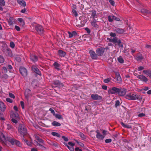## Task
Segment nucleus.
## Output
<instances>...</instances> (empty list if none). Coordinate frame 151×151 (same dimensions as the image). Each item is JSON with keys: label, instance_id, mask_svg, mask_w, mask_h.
I'll return each mask as SVG.
<instances>
[{"label": "nucleus", "instance_id": "f257e3e1", "mask_svg": "<svg viewBox=\"0 0 151 151\" xmlns=\"http://www.w3.org/2000/svg\"><path fill=\"white\" fill-rule=\"evenodd\" d=\"M125 98L131 100H134L137 99L140 101H141L142 99V97L141 96L132 93L127 94L125 96Z\"/></svg>", "mask_w": 151, "mask_h": 151}, {"label": "nucleus", "instance_id": "f03ea898", "mask_svg": "<svg viewBox=\"0 0 151 151\" xmlns=\"http://www.w3.org/2000/svg\"><path fill=\"white\" fill-rule=\"evenodd\" d=\"M7 141L9 142L12 145H15L18 147H20L21 146V144L19 141L11 137L7 138Z\"/></svg>", "mask_w": 151, "mask_h": 151}, {"label": "nucleus", "instance_id": "7ed1b4c3", "mask_svg": "<svg viewBox=\"0 0 151 151\" xmlns=\"http://www.w3.org/2000/svg\"><path fill=\"white\" fill-rule=\"evenodd\" d=\"M18 130L20 134L21 135H24L27 133V129L25 125L23 124H19Z\"/></svg>", "mask_w": 151, "mask_h": 151}, {"label": "nucleus", "instance_id": "20e7f679", "mask_svg": "<svg viewBox=\"0 0 151 151\" xmlns=\"http://www.w3.org/2000/svg\"><path fill=\"white\" fill-rule=\"evenodd\" d=\"M35 29L38 33L40 35L43 34L44 32L43 27L40 25L37 24L36 25L35 27Z\"/></svg>", "mask_w": 151, "mask_h": 151}, {"label": "nucleus", "instance_id": "39448f33", "mask_svg": "<svg viewBox=\"0 0 151 151\" xmlns=\"http://www.w3.org/2000/svg\"><path fill=\"white\" fill-rule=\"evenodd\" d=\"M119 91V88L114 87L112 88H109L108 91V92L109 94H115L116 93H118Z\"/></svg>", "mask_w": 151, "mask_h": 151}, {"label": "nucleus", "instance_id": "423d86ee", "mask_svg": "<svg viewBox=\"0 0 151 151\" xmlns=\"http://www.w3.org/2000/svg\"><path fill=\"white\" fill-rule=\"evenodd\" d=\"M105 51V48L104 47H100L96 49V52L97 55L99 56L102 55Z\"/></svg>", "mask_w": 151, "mask_h": 151}, {"label": "nucleus", "instance_id": "0eeeda50", "mask_svg": "<svg viewBox=\"0 0 151 151\" xmlns=\"http://www.w3.org/2000/svg\"><path fill=\"white\" fill-rule=\"evenodd\" d=\"M91 98L94 100H101L102 99V97L99 95L97 94H93L91 95Z\"/></svg>", "mask_w": 151, "mask_h": 151}, {"label": "nucleus", "instance_id": "6e6552de", "mask_svg": "<svg viewBox=\"0 0 151 151\" xmlns=\"http://www.w3.org/2000/svg\"><path fill=\"white\" fill-rule=\"evenodd\" d=\"M19 71L21 74L24 76L27 75V69L24 67H21L19 69Z\"/></svg>", "mask_w": 151, "mask_h": 151}, {"label": "nucleus", "instance_id": "1a4fd4ad", "mask_svg": "<svg viewBox=\"0 0 151 151\" xmlns=\"http://www.w3.org/2000/svg\"><path fill=\"white\" fill-rule=\"evenodd\" d=\"M127 92V90L123 88H119V91L118 92V95L121 96H123L125 95Z\"/></svg>", "mask_w": 151, "mask_h": 151}, {"label": "nucleus", "instance_id": "9d476101", "mask_svg": "<svg viewBox=\"0 0 151 151\" xmlns=\"http://www.w3.org/2000/svg\"><path fill=\"white\" fill-rule=\"evenodd\" d=\"M96 136L98 139L100 141L103 140L105 137V136L101 134L98 130H96Z\"/></svg>", "mask_w": 151, "mask_h": 151}, {"label": "nucleus", "instance_id": "9b49d317", "mask_svg": "<svg viewBox=\"0 0 151 151\" xmlns=\"http://www.w3.org/2000/svg\"><path fill=\"white\" fill-rule=\"evenodd\" d=\"M89 53L92 59H97L98 55L93 50H89Z\"/></svg>", "mask_w": 151, "mask_h": 151}, {"label": "nucleus", "instance_id": "f8f14e48", "mask_svg": "<svg viewBox=\"0 0 151 151\" xmlns=\"http://www.w3.org/2000/svg\"><path fill=\"white\" fill-rule=\"evenodd\" d=\"M137 78L139 79L140 81L144 82L145 83L147 82L148 80L147 78L143 75H140L138 76Z\"/></svg>", "mask_w": 151, "mask_h": 151}, {"label": "nucleus", "instance_id": "ddd939ff", "mask_svg": "<svg viewBox=\"0 0 151 151\" xmlns=\"http://www.w3.org/2000/svg\"><path fill=\"white\" fill-rule=\"evenodd\" d=\"M24 95L25 97L27 99H28L32 95L31 91L29 89H26L25 90Z\"/></svg>", "mask_w": 151, "mask_h": 151}, {"label": "nucleus", "instance_id": "4468645a", "mask_svg": "<svg viewBox=\"0 0 151 151\" xmlns=\"http://www.w3.org/2000/svg\"><path fill=\"white\" fill-rule=\"evenodd\" d=\"M115 74L116 77L117 82L119 83H121L122 82V79L119 73L118 72H116L115 73Z\"/></svg>", "mask_w": 151, "mask_h": 151}, {"label": "nucleus", "instance_id": "2eb2a0df", "mask_svg": "<svg viewBox=\"0 0 151 151\" xmlns=\"http://www.w3.org/2000/svg\"><path fill=\"white\" fill-rule=\"evenodd\" d=\"M32 70L36 73L37 74L40 75H41V72L36 66H32Z\"/></svg>", "mask_w": 151, "mask_h": 151}, {"label": "nucleus", "instance_id": "dca6fc26", "mask_svg": "<svg viewBox=\"0 0 151 151\" xmlns=\"http://www.w3.org/2000/svg\"><path fill=\"white\" fill-rule=\"evenodd\" d=\"M7 139H6L3 134L0 132V141L2 143H5Z\"/></svg>", "mask_w": 151, "mask_h": 151}, {"label": "nucleus", "instance_id": "f3484780", "mask_svg": "<svg viewBox=\"0 0 151 151\" xmlns=\"http://www.w3.org/2000/svg\"><path fill=\"white\" fill-rule=\"evenodd\" d=\"M6 109V106L4 103L0 101V109L2 112H4Z\"/></svg>", "mask_w": 151, "mask_h": 151}, {"label": "nucleus", "instance_id": "a211bd4d", "mask_svg": "<svg viewBox=\"0 0 151 151\" xmlns=\"http://www.w3.org/2000/svg\"><path fill=\"white\" fill-rule=\"evenodd\" d=\"M143 72L144 74L147 76L151 78V70H150L148 69L143 70Z\"/></svg>", "mask_w": 151, "mask_h": 151}, {"label": "nucleus", "instance_id": "6ab92c4d", "mask_svg": "<svg viewBox=\"0 0 151 151\" xmlns=\"http://www.w3.org/2000/svg\"><path fill=\"white\" fill-rule=\"evenodd\" d=\"M115 31L117 33L121 34L124 33L125 31L124 29L117 28L115 29Z\"/></svg>", "mask_w": 151, "mask_h": 151}, {"label": "nucleus", "instance_id": "aec40b11", "mask_svg": "<svg viewBox=\"0 0 151 151\" xmlns=\"http://www.w3.org/2000/svg\"><path fill=\"white\" fill-rule=\"evenodd\" d=\"M17 2L20 5L23 6H26V3L25 1L23 0H17Z\"/></svg>", "mask_w": 151, "mask_h": 151}, {"label": "nucleus", "instance_id": "412c9836", "mask_svg": "<svg viewBox=\"0 0 151 151\" xmlns=\"http://www.w3.org/2000/svg\"><path fill=\"white\" fill-rule=\"evenodd\" d=\"M53 66L55 68L58 70H59L60 69V65L57 62H55L53 64Z\"/></svg>", "mask_w": 151, "mask_h": 151}, {"label": "nucleus", "instance_id": "4be33fe9", "mask_svg": "<svg viewBox=\"0 0 151 151\" xmlns=\"http://www.w3.org/2000/svg\"><path fill=\"white\" fill-rule=\"evenodd\" d=\"M68 33L69 34V37L70 38L72 37L73 36L77 35L76 32L75 31H73L72 32H68Z\"/></svg>", "mask_w": 151, "mask_h": 151}, {"label": "nucleus", "instance_id": "5701e85b", "mask_svg": "<svg viewBox=\"0 0 151 151\" xmlns=\"http://www.w3.org/2000/svg\"><path fill=\"white\" fill-rule=\"evenodd\" d=\"M30 59L33 62H36L38 60L37 57L36 56L34 55L31 56Z\"/></svg>", "mask_w": 151, "mask_h": 151}, {"label": "nucleus", "instance_id": "b1692460", "mask_svg": "<svg viewBox=\"0 0 151 151\" xmlns=\"http://www.w3.org/2000/svg\"><path fill=\"white\" fill-rule=\"evenodd\" d=\"M58 53L59 55L61 57H64L66 55V53L65 52L60 50L58 51Z\"/></svg>", "mask_w": 151, "mask_h": 151}, {"label": "nucleus", "instance_id": "393cba45", "mask_svg": "<svg viewBox=\"0 0 151 151\" xmlns=\"http://www.w3.org/2000/svg\"><path fill=\"white\" fill-rule=\"evenodd\" d=\"M96 20L94 19V20L91 22V24L94 27H98V26L96 24Z\"/></svg>", "mask_w": 151, "mask_h": 151}, {"label": "nucleus", "instance_id": "a878e982", "mask_svg": "<svg viewBox=\"0 0 151 151\" xmlns=\"http://www.w3.org/2000/svg\"><path fill=\"white\" fill-rule=\"evenodd\" d=\"M6 125L7 127V129L8 130H12L13 129V127L12 126L11 124H10V123H6Z\"/></svg>", "mask_w": 151, "mask_h": 151}, {"label": "nucleus", "instance_id": "bb28decb", "mask_svg": "<svg viewBox=\"0 0 151 151\" xmlns=\"http://www.w3.org/2000/svg\"><path fill=\"white\" fill-rule=\"evenodd\" d=\"M121 124L122 126L124 128H127L130 129L132 128V127L130 125H127L125 124L123 122H121Z\"/></svg>", "mask_w": 151, "mask_h": 151}, {"label": "nucleus", "instance_id": "cd10ccee", "mask_svg": "<svg viewBox=\"0 0 151 151\" xmlns=\"http://www.w3.org/2000/svg\"><path fill=\"white\" fill-rule=\"evenodd\" d=\"M52 124L53 126H60L61 125L60 124L56 121H54L52 123Z\"/></svg>", "mask_w": 151, "mask_h": 151}, {"label": "nucleus", "instance_id": "c85d7f7f", "mask_svg": "<svg viewBox=\"0 0 151 151\" xmlns=\"http://www.w3.org/2000/svg\"><path fill=\"white\" fill-rule=\"evenodd\" d=\"M117 60L119 63H122L124 62V60L121 56H119Z\"/></svg>", "mask_w": 151, "mask_h": 151}, {"label": "nucleus", "instance_id": "c756f323", "mask_svg": "<svg viewBox=\"0 0 151 151\" xmlns=\"http://www.w3.org/2000/svg\"><path fill=\"white\" fill-rule=\"evenodd\" d=\"M51 134L54 136L57 137H60V135L58 133L55 132H53L51 133Z\"/></svg>", "mask_w": 151, "mask_h": 151}, {"label": "nucleus", "instance_id": "7c9ffc66", "mask_svg": "<svg viewBox=\"0 0 151 151\" xmlns=\"http://www.w3.org/2000/svg\"><path fill=\"white\" fill-rule=\"evenodd\" d=\"M18 20L20 23V24L22 26H23L24 24V22L23 19L22 18H19L18 19Z\"/></svg>", "mask_w": 151, "mask_h": 151}, {"label": "nucleus", "instance_id": "2f4dec72", "mask_svg": "<svg viewBox=\"0 0 151 151\" xmlns=\"http://www.w3.org/2000/svg\"><path fill=\"white\" fill-rule=\"evenodd\" d=\"M112 79L111 78H109L104 80V82L106 83H107L111 81Z\"/></svg>", "mask_w": 151, "mask_h": 151}, {"label": "nucleus", "instance_id": "473e14b6", "mask_svg": "<svg viewBox=\"0 0 151 151\" xmlns=\"http://www.w3.org/2000/svg\"><path fill=\"white\" fill-rule=\"evenodd\" d=\"M118 44V45L120 47H121L122 48H123V45L122 44L121 41L120 40H119L118 42H117Z\"/></svg>", "mask_w": 151, "mask_h": 151}, {"label": "nucleus", "instance_id": "72a5a7b5", "mask_svg": "<svg viewBox=\"0 0 151 151\" xmlns=\"http://www.w3.org/2000/svg\"><path fill=\"white\" fill-rule=\"evenodd\" d=\"M54 84L56 86H59L60 84V82L59 81H55L54 82Z\"/></svg>", "mask_w": 151, "mask_h": 151}, {"label": "nucleus", "instance_id": "f704fd0d", "mask_svg": "<svg viewBox=\"0 0 151 151\" xmlns=\"http://www.w3.org/2000/svg\"><path fill=\"white\" fill-rule=\"evenodd\" d=\"M72 12L73 13L75 17H77L78 16V14L76 10L75 9H73Z\"/></svg>", "mask_w": 151, "mask_h": 151}, {"label": "nucleus", "instance_id": "c9c22d12", "mask_svg": "<svg viewBox=\"0 0 151 151\" xmlns=\"http://www.w3.org/2000/svg\"><path fill=\"white\" fill-rule=\"evenodd\" d=\"M113 16H109L108 17V19L109 21L110 22H112L114 20V19L113 18Z\"/></svg>", "mask_w": 151, "mask_h": 151}, {"label": "nucleus", "instance_id": "e433bc0d", "mask_svg": "<svg viewBox=\"0 0 151 151\" xmlns=\"http://www.w3.org/2000/svg\"><path fill=\"white\" fill-rule=\"evenodd\" d=\"M5 5V2L4 0H0V5H1L2 6H4Z\"/></svg>", "mask_w": 151, "mask_h": 151}, {"label": "nucleus", "instance_id": "4c0bfd02", "mask_svg": "<svg viewBox=\"0 0 151 151\" xmlns=\"http://www.w3.org/2000/svg\"><path fill=\"white\" fill-rule=\"evenodd\" d=\"M118 40V38L116 37H115L112 39V42L113 43H117Z\"/></svg>", "mask_w": 151, "mask_h": 151}, {"label": "nucleus", "instance_id": "58836bf2", "mask_svg": "<svg viewBox=\"0 0 151 151\" xmlns=\"http://www.w3.org/2000/svg\"><path fill=\"white\" fill-rule=\"evenodd\" d=\"M143 58L142 56L141 55L138 56L137 57L136 59L138 61H140Z\"/></svg>", "mask_w": 151, "mask_h": 151}, {"label": "nucleus", "instance_id": "ea45409f", "mask_svg": "<svg viewBox=\"0 0 151 151\" xmlns=\"http://www.w3.org/2000/svg\"><path fill=\"white\" fill-rule=\"evenodd\" d=\"M55 116L56 118L58 119H62V117L60 115L58 114H55Z\"/></svg>", "mask_w": 151, "mask_h": 151}, {"label": "nucleus", "instance_id": "a19ab883", "mask_svg": "<svg viewBox=\"0 0 151 151\" xmlns=\"http://www.w3.org/2000/svg\"><path fill=\"white\" fill-rule=\"evenodd\" d=\"M142 12L144 13H145L146 14H149L150 13V12H149L148 10H147L145 9H142Z\"/></svg>", "mask_w": 151, "mask_h": 151}, {"label": "nucleus", "instance_id": "79ce46f5", "mask_svg": "<svg viewBox=\"0 0 151 151\" xmlns=\"http://www.w3.org/2000/svg\"><path fill=\"white\" fill-rule=\"evenodd\" d=\"M79 136L83 139H85L86 137L85 135L82 133L80 132L79 133Z\"/></svg>", "mask_w": 151, "mask_h": 151}, {"label": "nucleus", "instance_id": "37998d69", "mask_svg": "<svg viewBox=\"0 0 151 151\" xmlns=\"http://www.w3.org/2000/svg\"><path fill=\"white\" fill-rule=\"evenodd\" d=\"M19 119H16L12 118V121L15 124L17 123L18 122L17 120Z\"/></svg>", "mask_w": 151, "mask_h": 151}, {"label": "nucleus", "instance_id": "c03bdc74", "mask_svg": "<svg viewBox=\"0 0 151 151\" xmlns=\"http://www.w3.org/2000/svg\"><path fill=\"white\" fill-rule=\"evenodd\" d=\"M67 147H68V148L71 151H74V149L73 147H70L68 145H66Z\"/></svg>", "mask_w": 151, "mask_h": 151}, {"label": "nucleus", "instance_id": "a18cd8bd", "mask_svg": "<svg viewBox=\"0 0 151 151\" xmlns=\"http://www.w3.org/2000/svg\"><path fill=\"white\" fill-rule=\"evenodd\" d=\"M120 105V101L119 100H117L115 104V106L116 107H117L118 106H119Z\"/></svg>", "mask_w": 151, "mask_h": 151}, {"label": "nucleus", "instance_id": "49530a36", "mask_svg": "<svg viewBox=\"0 0 151 151\" xmlns=\"http://www.w3.org/2000/svg\"><path fill=\"white\" fill-rule=\"evenodd\" d=\"M10 45V47L12 48H14L15 46V44L13 42H11Z\"/></svg>", "mask_w": 151, "mask_h": 151}, {"label": "nucleus", "instance_id": "de8ad7c7", "mask_svg": "<svg viewBox=\"0 0 151 151\" xmlns=\"http://www.w3.org/2000/svg\"><path fill=\"white\" fill-rule=\"evenodd\" d=\"M6 52L7 54L8 55L10 56L12 55V53L11 51L9 50H7Z\"/></svg>", "mask_w": 151, "mask_h": 151}, {"label": "nucleus", "instance_id": "09e8293b", "mask_svg": "<svg viewBox=\"0 0 151 151\" xmlns=\"http://www.w3.org/2000/svg\"><path fill=\"white\" fill-rule=\"evenodd\" d=\"M6 101L9 103H12L13 102V101L12 100L10 99V98H7L6 99Z\"/></svg>", "mask_w": 151, "mask_h": 151}, {"label": "nucleus", "instance_id": "8fccbe9b", "mask_svg": "<svg viewBox=\"0 0 151 151\" xmlns=\"http://www.w3.org/2000/svg\"><path fill=\"white\" fill-rule=\"evenodd\" d=\"M145 114L143 113H141L139 114L138 115V116L139 117H142L145 116Z\"/></svg>", "mask_w": 151, "mask_h": 151}, {"label": "nucleus", "instance_id": "3c124183", "mask_svg": "<svg viewBox=\"0 0 151 151\" xmlns=\"http://www.w3.org/2000/svg\"><path fill=\"white\" fill-rule=\"evenodd\" d=\"M4 59L1 56H0V63H2L4 62Z\"/></svg>", "mask_w": 151, "mask_h": 151}, {"label": "nucleus", "instance_id": "603ef678", "mask_svg": "<svg viewBox=\"0 0 151 151\" xmlns=\"http://www.w3.org/2000/svg\"><path fill=\"white\" fill-rule=\"evenodd\" d=\"M109 2L110 4L113 6L114 5V2L113 0H109Z\"/></svg>", "mask_w": 151, "mask_h": 151}, {"label": "nucleus", "instance_id": "864d4df0", "mask_svg": "<svg viewBox=\"0 0 151 151\" xmlns=\"http://www.w3.org/2000/svg\"><path fill=\"white\" fill-rule=\"evenodd\" d=\"M110 36L112 37H115L116 36V34L115 33H114L113 32H111L110 34Z\"/></svg>", "mask_w": 151, "mask_h": 151}, {"label": "nucleus", "instance_id": "5fc2aeb1", "mask_svg": "<svg viewBox=\"0 0 151 151\" xmlns=\"http://www.w3.org/2000/svg\"><path fill=\"white\" fill-rule=\"evenodd\" d=\"M112 141V140L111 139H106L105 141V142L106 143H110Z\"/></svg>", "mask_w": 151, "mask_h": 151}, {"label": "nucleus", "instance_id": "6e6d98bb", "mask_svg": "<svg viewBox=\"0 0 151 151\" xmlns=\"http://www.w3.org/2000/svg\"><path fill=\"white\" fill-rule=\"evenodd\" d=\"M15 28L17 31H20V29L19 27L16 25L15 26Z\"/></svg>", "mask_w": 151, "mask_h": 151}, {"label": "nucleus", "instance_id": "4d7b16f0", "mask_svg": "<svg viewBox=\"0 0 151 151\" xmlns=\"http://www.w3.org/2000/svg\"><path fill=\"white\" fill-rule=\"evenodd\" d=\"M9 96L10 97L13 98V99H14L15 98V96L13 94L11 93H9Z\"/></svg>", "mask_w": 151, "mask_h": 151}, {"label": "nucleus", "instance_id": "13d9d810", "mask_svg": "<svg viewBox=\"0 0 151 151\" xmlns=\"http://www.w3.org/2000/svg\"><path fill=\"white\" fill-rule=\"evenodd\" d=\"M25 142L27 145L29 146H31L32 145L31 143L29 142L27 140H25Z\"/></svg>", "mask_w": 151, "mask_h": 151}, {"label": "nucleus", "instance_id": "bf43d9fd", "mask_svg": "<svg viewBox=\"0 0 151 151\" xmlns=\"http://www.w3.org/2000/svg\"><path fill=\"white\" fill-rule=\"evenodd\" d=\"M20 104L22 107V108L23 109H24V103L23 101H20Z\"/></svg>", "mask_w": 151, "mask_h": 151}, {"label": "nucleus", "instance_id": "052dcab7", "mask_svg": "<svg viewBox=\"0 0 151 151\" xmlns=\"http://www.w3.org/2000/svg\"><path fill=\"white\" fill-rule=\"evenodd\" d=\"M49 110L50 111H51L52 113L54 115L55 114V112L53 109H52L51 108H50Z\"/></svg>", "mask_w": 151, "mask_h": 151}, {"label": "nucleus", "instance_id": "680f3d73", "mask_svg": "<svg viewBox=\"0 0 151 151\" xmlns=\"http://www.w3.org/2000/svg\"><path fill=\"white\" fill-rule=\"evenodd\" d=\"M113 17L114 20H115L117 21H119L120 20V19L119 18L116 17L114 16H113Z\"/></svg>", "mask_w": 151, "mask_h": 151}, {"label": "nucleus", "instance_id": "e2e57ef3", "mask_svg": "<svg viewBox=\"0 0 151 151\" xmlns=\"http://www.w3.org/2000/svg\"><path fill=\"white\" fill-rule=\"evenodd\" d=\"M62 138L65 141L67 142L68 140V138L64 136H63L62 137Z\"/></svg>", "mask_w": 151, "mask_h": 151}, {"label": "nucleus", "instance_id": "0e129e2a", "mask_svg": "<svg viewBox=\"0 0 151 151\" xmlns=\"http://www.w3.org/2000/svg\"><path fill=\"white\" fill-rule=\"evenodd\" d=\"M14 115L15 119H19V117L18 114L17 113H16Z\"/></svg>", "mask_w": 151, "mask_h": 151}, {"label": "nucleus", "instance_id": "69168bd1", "mask_svg": "<svg viewBox=\"0 0 151 151\" xmlns=\"http://www.w3.org/2000/svg\"><path fill=\"white\" fill-rule=\"evenodd\" d=\"M144 69V68L143 66H140L138 68V70L139 71L141 70Z\"/></svg>", "mask_w": 151, "mask_h": 151}, {"label": "nucleus", "instance_id": "338daca9", "mask_svg": "<svg viewBox=\"0 0 151 151\" xmlns=\"http://www.w3.org/2000/svg\"><path fill=\"white\" fill-rule=\"evenodd\" d=\"M3 70L4 73H6L7 71L6 68L4 67L3 68Z\"/></svg>", "mask_w": 151, "mask_h": 151}, {"label": "nucleus", "instance_id": "774afa93", "mask_svg": "<svg viewBox=\"0 0 151 151\" xmlns=\"http://www.w3.org/2000/svg\"><path fill=\"white\" fill-rule=\"evenodd\" d=\"M38 141H39V142L40 143H41V144H44V141H43V140H42V139H40Z\"/></svg>", "mask_w": 151, "mask_h": 151}]
</instances>
